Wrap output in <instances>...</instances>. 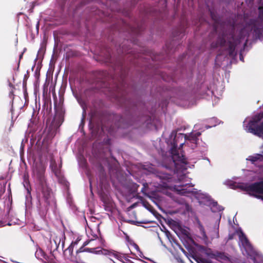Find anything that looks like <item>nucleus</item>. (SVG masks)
Here are the masks:
<instances>
[{"label": "nucleus", "instance_id": "nucleus-12", "mask_svg": "<svg viewBox=\"0 0 263 263\" xmlns=\"http://www.w3.org/2000/svg\"><path fill=\"white\" fill-rule=\"evenodd\" d=\"M62 122V115L61 114H57L53 119L52 124L56 127H59L61 125Z\"/></svg>", "mask_w": 263, "mask_h": 263}, {"label": "nucleus", "instance_id": "nucleus-8", "mask_svg": "<svg viewBox=\"0 0 263 263\" xmlns=\"http://www.w3.org/2000/svg\"><path fill=\"white\" fill-rule=\"evenodd\" d=\"M248 190L256 194H263V181L250 185Z\"/></svg>", "mask_w": 263, "mask_h": 263}, {"label": "nucleus", "instance_id": "nucleus-2", "mask_svg": "<svg viewBox=\"0 0 263 263\" xmlns=\"http://www.w3.org/2000/svg\"><path fill=\"white\" fill-rule=\"evenodd\" d=\"M258 18L251 25L247 26L241 32V37L248 34V37L252 35L255 39H263V0H259Z\"/></svg>", "mask_w": 263, "mask_h": 263}, {"label": "nucleus", "instance_id": "nucleus-18", "mask_svg": "<svg viewBox=\"0 0 263 263\" xmlns=\"http://www.w3.org/2000/svg\"><path fill=\"white\" fill-rule=\"evenodd\" d=\"M98 242L99 241V240H91L89 241V243H95V242Z\"/></svg>", "mask_w": 263, "mask_h": 263}, {"label": "nucleus", "instance_id": "nucleus-17", "mask_svg": "<svg viewBox=\"0 0 263 263\" xmlns=\"http://www.w3.org/2000/svg\"><path fill=\"white\" fill-rule=\"evenodd\" d=\"M44 171V169L43 167H42L41 168V171L39 172V174L37 175H38V177L40 178H42V176H43V172Z\"/></svg>", "mask_w": 263, "mask_h": 263}, {"label": "nucleus", "instance_id": "nucleus-3", "mask_svg": "<svg viewBox=\"0 0 263 263\" xmlns=\"http://www.w3.org/2000/svg\"><path fill=\"white\" fill-rule=\"evenodd\" d=\"M262 117V114L255 115L252 120L249 122L248 125L246 126V130L249 133L263 138V122L259 126L256 127V123L260 121Z\"/></svg>", "mask_w": 263, "mask_h": 263}, {"label": "nucleus", "instance_id": "nucleus-16", "mask_svg": "<svg viewBox=\"0 0 263 263\" xmlns=\"http://www.w3.org/2000/svg\"><path fill=\"white\" fill-rule=\"evenodd\" d=\"M5 192V186H1L0 189V198L2 197V196L4 194V193Z\"/></svg>", "mask_w": 263, "mask_h": 263}, {"label": "nucleus", "instance_id": "nucleus-5", "mask_svg": "<svg viewBox=\"0 0 263 263\" xmlns=\"http://www.w3.org/2000/svg\"><path fill=\"white\" fill-rule=\"evenodd\" d=\"M98 248H85L83 249V247L80 248L79 250L77 251V253L82 252L84 251H87L91 253H95L97 254H102L105 255H108L109 257H114L119 260H120L122 258L121 255L114 251H109L106 249H99L98 250H95V249H98ZM110 259L112 260L111 258H110Z\"/></svg>", "mask_w": 263, "mask_h": 263}, {"label": "nucleus", "instance_id": "nucleus-14", "mask_svg": "<svg viewBox=\"0 0 263 263\" xmlns=\"http://www.w3.org/2000/svg\"><path fill=\"white\" fill-rule=\"evenodd\" d=\"M160 177L162 179L168 180L170 178V175L168 174H162L161 176H160Z\"/></svg>", "mask_w": 263, "mask_h": 263}, {"label": "nucleus", "instance_id": "nucleus-1", "mask_svg": "<svg viewBox=\"0 0 263 263\" xmlns=\"http://www.w3.org/2000/svg\"><path fill=\"white\" fill-rule=\"evenodd\" d=\"M174 133H172L171 136H174ZM175 136L173 141L171 142L170 153L172 155L174 166L177 170L186 169L185 165L186 161L182 154V151L180 149H177L178 143L180 140H182L186 139V135L182 134L178 135L175 133Z\"/></svg>", "mask_w": 263, "mask_h": 263}, {"label": "nucleus", "instance_id": "nucleus-19", "mask_svg": "<svg viewBox=\"0 0 263 263\" xmlns=\"http://www.w3.org/2000/svg\"><path fill=\"white\" fill-rule=\"evenodd\" d=\"M201 196H202V197H201L202 198L206 199V198H208V196L206 195H204V194H202V195H201Z\"/></svg>", "mask_w": 263, "mask_h": 263}, {"label": "nucleus", "instance_id": "nucleus-9", "mask_svg": "<svg viewBox=\"0 0 263 263\" xmlns=\"http://www.w3.org/2000/svg\"><path fill=\"white\" fill-rule=\"evenodd\" d=\"M210 256L214 259H215L222 263H228L229 261V258L228 255L222 252H215L212 253Z\"/></svg>", "mask_w": 263, "mask_h": 263}, {"label": "nucleus", "instance_id": "nucleus-10", "mask_svg": "<svg viewBox=\"0 0 263 263\" xmlns=\"http://www.w3.org/2000/svg\"><path fill=\"white\" fill-rule=\"evenodd\" d=\"M42 193L45 201L48 202L52 195L51 190L47 185H43Z\"/></svg>", "mask_w": 263, "mask_h": 263}, {"label": "nucleus", "instance_id": "nucleus-7", "mask_svg": "<svg viewBox=\"0 0 263 263\" xmlns=\"http://www.w3.org/2000/svg\"><path fill=\"white\" fill-rule=\"evenodd\" d=\"M193 185H190L189 183L182 184L181 185L175 186L174 190L178 194L186 196L193 192Z\"/></svg>", "mask_w": 263, "mask_h": 263}, {"label": "nucleus", "instance_id": "nucleus-4", "mask_svg": "<svg viewBox=\"0 0 263 263\" xmlns=\"http://www.w3.org/2000/svg\"><path fill=\"white\" fill-rule=\"evenodd\" d=\"M239 245L243 254L251 256L255 259L256 252L254 250L252 245L242 231L239 232Z\"/></svg>", "mask_w": 263, "mask_h": 263}, {"label": "nucleus", "instance_id": "nucleus-15", "mask_svg": "<svg viewBox=\"0 0 263 263\" xmlns=\"http://www.w3.org/2000/svg\"><path fill=\"white\" fill-rule=\"evenodd\" d=\"M200 231H201V234H202V237L204 239H206L207 238V236H206L205 232V231H204V229H203L202 227L201 228Z\"/></svg>", "mask_w": 263, "mask_h": 263}, {"label": "nucleus", "instance_id": "nucleus-20", "mask_svg": "<svg viewBox=\"0 0 263 263\" xmlns=\"http://www.w3.org/2000/svg\"><path fill=\"white\" fill-rule=\"evenodd\" d=\"M233 235H229V239H233Z\"/></svg>", "mask_w": 263, "mask_h": 263}, {"label": "nucleus", "instance_id": "nucleus-24", "mask_svg": "<svg viewBox=\"0 0 263 263\" xmlns=\"http://www.w3.org/2000/svg\"><path fill=\"white\" fill-rule=\"evenodd\" d=\"M88 243V242H84V246L87 245Z\"/></svg>", "mask_w": 263, "mask_h": 263}, {"label": "nucleus", "instance_id": "nucleus-6", "mask_svg": "<svg viewBox=\"0 0 263 263\" xmlns=\"http://www.w3.org/2000/svg\"><path fill=\"white\" fill-rule=\"evenodd\" d=\"M239 42H240V41H239V42L237 41H234V39H233V41L231 40L229 41L227 43V44H228V46H229V53L231 57H233L234 55H235V46ZM226 44H227V42H226L225 37L220 40L218 42V44L221 46H224L226 45Z\"/></svg>", "mask_w": 263, "mask_h": 263}, {"label": "nucleus", "instance_id": "nucleus-11", "mask_svg": "<svg viewBox=\"0 0 263 263\" xmlns=\"http://www.w3.org/2000/svg\"><path fill=\"white\" fill-rule=\"evenodd\" d=\"M247 160L251 161L253 163L257 161L263 162V156L260 154H256L254 156H249Z\"/></svg>", "mask_w": 263, "mask_h": 263}, {"label": "nucleus", "instance_id": "nucleus-13", "mask_svg": "<svg viewBox=\"0 0 263 263\" xmlns=\"http://www.w3.org/2000/svg\"><path fill=\"white\" fill-rule=\"evenodd\" d=\"M200 132H196L195 133H191L189 136V140L193 141V142L196 141V139L198 137H199L200 135Z\"/></svg>", "mask_w": 263, "mask_h": 263}, {"label": "nucleus", "instance_id": "nucleus-21", "mask_svg": "<svg viewBox=\"0 0 263 263\" xmlns=\"http://www.w3.org/2000/svg\"><path fill=\"white\" fill-rule=\"evenodd\" d=\"M184 144V142H181L179 143L180 147H182Z\"/></svg>", "mask_w": 263, "mask_h": 263}, {"label": "nucleus", "instance_id": "nucleus-25", "mask_svg": "<svg viewBox=\"0 0 263 263\" xmlns=\"http://www.w3.org/2000/svg\"><path fill=\"white\" fill-rule=\"evenodd\" d=\"M53 171L55 172V174H57V171L55 169L53 170Z\"/></svg>", "mask_w": 263, "mask_h": 263}, {"label": "nucleus", "instance_id": "nucleus-22", "mask_svg": "<svg viewBox=\"0 0 263 263\" xmlns=\"http://www.w3.org/2000/svg\"><path fill=\"white\" fill-rule=\"evenodd\" d=\"M51 163H52V164H51L52 168H53V164H54V161H52Z\"/></svg>", "mask_w": 263, "mask_h": 263}, {"label": "nucleus", "instance_id": "nucleus-26", "mask_svg": "<svg viewBox=\"0 0 263 263\" xmlns=\"http://www.w3.org/2000/svg\"><path fill=\"white\" fill-rule=\"evenodd\" d=\"M223 210V209H219V211H221V210Z\"/></svg>", "mask_w": 263, "mask_h": 263}, {"label": "nucleus", "instance_id": "nucleus-23", "mask_svg": "<svg viewBox=\"0 0 263 263\" xmlns=\"http://www.w3.org/2000/svg\"><path fill=\"white\" fill-rule=\"evenodd\" d=\"M220 55H218L216 58V61L218 60V59L220 58Z\"/></svg>", "mask_w": 263, "mask_h": 263}]
</instances>
